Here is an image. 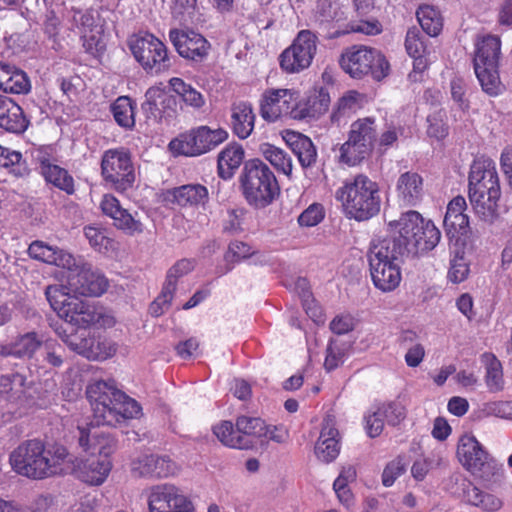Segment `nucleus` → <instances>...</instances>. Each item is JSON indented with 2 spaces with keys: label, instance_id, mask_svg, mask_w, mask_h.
<instances>
[{
  "label": "nucleus",
  "instance_id": "1",
  "mask_svg": "<svg viewBox=\"0 0 512 512\" xmlns=\"http://www.w3.org/2000/svg\"><path fill=\"white\" fill-rule=\"evenodd\" d=\"M59 284L46 289V298L59 318L78 328H87L96 321L92 307L77 295L98 297L106 292L108 279L82 259L66 268Z\"/></svg>",
  "mask_w": 512,
  "mask_h": 512
},
{
  "label": "nucleus",
  "instance_id": "2",
  "mask_svg": "<svg viewBox=\"0 0 512 512\" xmlns=\"http://www.w3.org/2000/svg\"><path fill=\"white\" fill-rule=\"evenodd\" d=\"M12 469L32 480L68 475L76 470V458L58 443L45 444L39 439L21 442L10 454Z\"/></svg>",
  "mask_w": 512,
  "mask_h": 512
},
{
  "label": "nucleus",
  "instance_id": "3",
  "mask_svg": "<svg viewBox=\"0 0 512 512\" xmlns=\"http://www.w3.org/2000/svg\"><path fill=\"white\" fill-rule=\"evenodd\" d=\"M79 431L78 444L86 453L94 455L96 453L101 457L97 460H91L82 464L76 458V470L71 474L92 486L102 485L109 476L112 469V461L109 458L116 450V439L103 428H97L93 424L83 426L78 424Z\"/></svg>",
  "mask_w": 512,
  "mask_h": 512
},
{
  "label": "nucleus",
  "instance_id": "4",
  "mask_svg": "<svg viewBox=\"0 0 512 512\" xmlns=\"http://www.w3.org/2000/svg\"><path fill=\"white\" fill-rule=\"evenodd\" d=\"M86 395L94 416V422L90 424L97 428L115 426L122 419L136 418L141 413L138 402L120 391L113 380L90 383Z\"/></svg>",
  "mask_w": 512,
  "mask_h": 512
},
{
  "label": "nucleus",
  "instance_id": "5",
  "mask_svg": "<svg viewBox=\"0 0 512 512\" xmlns=\"http://www.w3.org/2000/svg\"><path fill=\"white\" fill-rule=\"evenodd\" d=\"M335 199L347 218L359 222L371 219L381 208L379 185L364 174L343 181L335 191Z\"/></svg>",
  "mask_w": 512,
  "mask_h": 512
},
{
  "label": "nucleus",
  "instance_id": "6",
  "mask_svg": "<svg viewBox=\"0 0 512 512\" xmlns=\"http://www.w3.org/2000/svg\"><path fill=\"white\" fill-rule=\"evenodd\" d=\"M403 253L395 241L390 239L372 240L368 253L369 271L373 285L382 292L394 291L400 284V256Z\"/></svg>",
  "mask_w": 512,
  "mask_h": 512
},
{
  "label": "nucleus",
  "instance_id": "7",
  "mask_svg": "<svg viewBox=\"0 0 512 512\" xmlns=\"http://www.w3.org/2000/svg\"><path fill=\"white\" fill-rule=\"evenodd\" d=\"M424 219L417 211H408L394 221L388 223V232L391 234V241H395L401 253L420 254L433 250L439 243L441 233L433 222L426 225L428 242H419L417 233L423 229Z\"/></svg>",
  "mask_w": 512,
  "mask_h": 512
},
{
  "label": "nucleus",
  "instance_id": "8",
  "mask_svg": "<svg viewBox=\"0 0 512 512\" xmlns=\"http://www.w3.org/2000/svg\"><path fill=\"white\" fill-rule=\"evenodd\" d=\"M240 182L245 199L256 208L268 206L279 194V185L274 173L259 159L245 163Z\"/></svg>",
  "mask_w": 512,
  "mask_h": 512
},
{
  "label": "nucleus",
  "instance_id": "9",
  "mask_svg": "<svg viewBox=\"0 0 512 512\" xmlns=\"http://www.w3.org/2000/svg\"><path fill=\"white\" fill-rule=\"evenodd\" d=\"M501 41L498 36L480 35L475 41L474 71L482 90L490 96L499 95L503 86L499 76Z\"/></svg>",
  "mask_w": 512,
  "mask_h": 512
},
{
  "label": "nucleus",
  "instance_id": "10",
  "mask_svg": "<svg viewBox=\"0 0 512 512\" xmlns=\"http://www.w3.org/2000/svg\"><path fill=\"white\" fill-rule=\"evenodd\" d=\"M377 125L373 117L359 118L351 123L348 138L339 149V161L349 167L362 163L373 152Z\"/></svg>",
  "mask_w": 512,
  "mask_h": 512
},
{
  "label": "nucleus",
  "instance_id": "11",
  "mask_svg": "<svg viewBox=\"0 0 512 512\" xmlns=\"http://www.w3.org/2000/svg\"><path fill=\"white\" fill-rule=\"evenodd\" d=\"M340 67L352 78L361 79L371 75L380 81L389 73V63L377 49L365 45H353L341 55Z\"/></svg>",
  "mask_w": 512,
  "mask_h": 512
},
{
  "label": "nucleus",
  "instance_id": "12",
  "mask_svg": "<svg viewBox=\"0 0 512 512\" xmlns=\"http://www.w3.org/2000/svg\"><path fill=\"white\" fill-rule=\"evenodd\" d=\"M227 138L228 132L223 128L199 126L171 140L168 147L175 156L193 157L214 149Z\"/></svg>",
  "mask_w": 512,
  "mask_h": 512
},
{
  "label": "nucleus",
  "instance_id": "13",
  "mask_svg": "<svg viewBox=\"0 0 512 512\" xmlns=\"http://www.w3.org/2000/svg\"><path fill=\"white\" fill-rule=\"evenodd\" d=\"M129 47L136 61L149 74L158 75L170 67L165 44L150 33L133 36Z\"/></svg>",
  "mask_w": 512,
  "mask_h": 512
},
{
  "label": "nucleus",
  "instance_id": "14",
  "mask_svg": "<svg viewBox=\"0 0 512 512\" xmlns=\"http://www.w3.org/2000/svg\"><path fill=\"white\" fill-rule=\"evenodd\" d=\"M318 37L310 30H301L279 56L280 68L289 74L300 73L313 62L317 53Z\"/></svg>",
  "mask_w": 512,
  "mask_h": 512
},
{
  "label": "nucleus",
  "instance_id": "15",
  "mask_svg": "<svg viewBox=\"0 0 512 512\" xmlns=\"http://www.w3.org/2000/svg\"><path fill=\"white\" fill-rule=\"evenodd\" d=\"M31 382L20 373L0 376V423L10 421L14 415H21V409L29 404L27 391Z\"/></svg>",
  "mask_w": 512,
  "mask_h": 512
},
{
  "label": "nucleus",
  "instance_id": "16",
  "mask_svg": "<svg viewBox=\"0 0 512 512\" xmlns=\"http://www.w3.org/2000/svg\"><path fill=\"white\" fill-rule=\"evenodd\" d=\"M101 172L104 180L118 191L131 188L135 181L131 155L124 148L109 149L103 154Z\"/></svg>",
  "mask_w": 512,
  "mask_h": 512
},
{
  "label": "nucleus",
  "instance_id": "17",
  "mask_svg": "<svg viewBox=\"0 0 512 512\" xmlns=\"http://www.w3.org/2000/svg\"><path fill=\"white\" fill-rule=\"evenodd\" d=\"M55 332L71 350L89 360L105 361L117 352V343L103 336L68 334L61 326Z\"/></svg>",
  "mask_w": 512,
  "mask_h": 512
},
{
  "label": "nucleus",
  "instance_id": "18",
  "mask_svg": "<svg viewBox=\"0 0 512 512\" xmlns=\"http://www.w3.org/2000/svg\"><path fill=\"white\" fill-rule=\"evenodd\" d=\"M33 161L38 165L41 175L46 182L58 189L73 194L75 191L74 179L69 172L61 167L57 150L52 145L38 146L31 150Z\"/></svg>",
  "mask_w": 512,
  "mask_h": 512
},
{
  "label": "nucleus",
  "instance_id": "19",
  "mask_svg": "<svg viewBox=\"0 0 512 512\" xmlns=\"http://www.w3.org/2000/svg\"><path fill=\"white\" fill-rule=\"evenodd\" d=\"M149 512H194L192 499L173 484L153 486L148 493Z\"/></svg>",
  "mask_w": 512,
  "mask_h": 512
},
{
  "label": "nucleus",
  "instance_id": "20",
  "mask_svg": "<svg viewBox=\"0 0 512 512\" xmlns=\"http://www.w3.org/2000/svg\"><path fill=\"white\" fill-rule=\"evenodd\" d=\"M457 457L469 472L483 479L496 468V463L471 434H465L459 439Z\"/></svg>",
  "mask_w": 512,
  "mask_h": 512
},
{
  "label": "nucleus",
  "instance_id": "21",
  "mask_svg": "<svg viewBox=\"0 0 512 512\" xmlns=\"http://www.w3.org/2000/svg\"><path fill=\"white\" fill-rule=\"evenodd\" d=\"M297 99L299 93L294 89H267L260 100V115L268 122H276L284 117L293 119Z\"/></svg>",
  "mask_w": 512,
  "mask_h": 512
},
{
  "label": "nucleus",
  "instance_id": "22",
  "mask_svg": "<svg viewBox=\"0 0 512 512\" xmlns=\"http://www.w3.org/2000/svg\"><path fill=\"white\" fill-rule=\"evenodd\" d=\"M176 99L163 83L151 86L145 93L142 109L148 118L159 123H170L176 115Z\"/></svg>",
  "mask_w": 512,
  "mask_h": 512
},
{
  "label": "nucleus",
  "instance_id": "23",
  "mask_svg": "<svg viewBox=\"0 0 512 512\" xmlns=\"http://www.w3.org/2000/svg\"><path fill=\"white\" fill-rule=\"evenodd\" d=\"M169 39L181 57L196 62L204 60L211 48L208 40L194 30L171 29Z\"/></svg>",
  "mask_w": 512,
  "mask_h": 512
},
{
  "label": "nucleus",
  "instance_id": "24",
  "mask_svg": "<svg viewBox=\"0 0 512 512\" xmlns=\"http://www.w3.org/2000/svg\"><path fill=\"white\" fill-rule=\"evenodd\" d=\"M406 416L404 406L398 402L383 403L371 407L364 416V427L369 437H378L385 424L397 425Z\"/></svg>",
  "mask_w": 512,
  "mask_h": 512
},
{
  "label": "nucleus",
  "instance_id": "25",
  "mask_svg": "<svg viewBox=\"0 0 512 512\" xmlns=\"http://www.w3.org/2000/svg\"><path fill=\"white\" fill-rule=\"evenodd\" d=\"M100 207L102 212L113 220V225L126 235L135 236L143 233L145 226L138 218V213L131 214L124 209L115 196L104 195Z\"/></svg>",
  "mask_w": 512,
  "mask_h": 512
},
{
  "label": "nucleus",
  "instance_id": "26",
  "mask_svg": "<svg viewBox=\"0 0 512 512\" xmlns=\"http://www.w3.org/2000/svg\"><path fill=\"white\" fill-rule=\"evenodd\" d=\"M466 200L462 196L453 198L447 205L444 217V228L448 238L455 240L456 244L460 241L464 244L465 238L470 232L469 217L465 213Z\"/></svg>",
  "mask_w": 512,
  "mask_h": 512
},
{
  "label": "nucleus",
  "instance_id": "27",
  "mask_svg": "<svg viewBox=\"0 0 512 512\" xmlns=\"http://www.w3.org/2000/svg\"><path fill=\"white\" fill-rule=\"evenodd\" d=\"M330 105V95L323 87L313 88L303 100L295 101L293 119L312 121L324 115Z\"/></svg>",
  "mask_w": 512,
  "mask_h": 512
},
{
  "label": "nucleus",
  "instance_id": "28",
  "mask_svg": "<svg viewBox=\"0 0 512 512\" xmlns=\"http://www.w3.org/2000/svg\"><path fill=\"white\" fill-rule=\"evenodd\" d=\"M131 471L138 476L165 478L178 472V466L168 456L140 454L131 462Z\"/></svg>",
  "mask_w": 512,
  "mask_h": 512
},
{
  "label": "nucleus",
  "instance_id": "29",
  "mask_svg": "<svg viewBox=\"0 0 512 512\" xmlns=\"http://www.w3.org/2000/svg\"><path fill=\"white\" fill-rule=\"evenodd\" d=\"M340 448V434L336 427V420L328 415L323 420L320 435L315 444V455L319 461L330 463L338 457Z\"/></svg>",
  "mask_w": 512,
  "mask_h": 512
},
{
  "label": "nucleus",
  "instance_id": "30",
  "mask_svg": "<svg viewBox=\"0 0 512 512\" xmlns=\"http://www.w3.org/2000/svg\"><path fill=\"white\" fill-rule=\"evenodd\" d=\"M500 185L475 189L469 192V199L476 215L483 221L492 223L498 217Z\"/></svg>",
  "mask_w": 512,
  "mask_h": 512
},
{
  "label": "nucleus",
  "instance_id": "31",
  "mask_svg": "<svg viewBox=\"0 0 512 512\" xmlns=\"http://www.w3.org/2000/svg\"><path fill=\"white\" fill-rule=\"evenodd\" d=\"M73 20L81 34L86 51L94 54L101 50L103 47L101 42L102 26L96 24L93 13L77 11L74 13Z\"/></svg>",
  "mask_w": 512,
  "mask_h": 512
},
{
  "label": "nucleus",
  "instance_id": "32",
  "mask_svg": "<svg viewBox=\"0 0 512 512\" xmlns=\"http://www.w3.org/2000/svg\"><path fill=\"white\" fill-rule=\"evenodd\" d=\"M28 254L33 259L56 265L63 271L75 265V257L72 254L42 241L32 242L28 248Z\"/></svg>",
  "mask_w": 512,
  "mask_h": 512
},
{
  "label": "nucleus",
  "instance_id": "33",
  "mask_svg": "<svg viewBox=\"0 0 512 512\" xmlns=\"http://www.w3.org/2000/svg\"><path fill=\"white\" fill-rule=\"evenodd\" d=\"M499 185V178L494 162L486 157L476 158L470 168L469 192L475 189H482Z\"/></svg>",
  "mask_w": 512,
  "mask_h": 512
},
{
  "label": "nucleus",
  "instance_id": "34",
  "mask_svg": "<svg viewBox=\"0 0 512 512\" xmlns=\"http://www.w3.org/2000/svg\"><path fill=\"white\" fill-rule=\"evenodd\" d=\"M396 191L399 199L409 206H415L424 195V181L416 172H405L397 180Z\"/></svg>",
  "mask_w": 512,
  "mask_h": 512
},
{
  "label": "nucleus",
  "instance_id": "35",
  "mask_svg": "<svg viewBox=\"0 0 512 512\" xmlns=\"http://www.w3.org/2000/svg\"><path fill=\"white\" fill-rule=\"evenodd\" d=\"M0 127L12 133H23L28 127L21 107L3 95H0Z\"/></svg>",
  "mask_w": 512,
  "mask_h": 512
},
{
  "label": "nucleus",
  "instance_id": "36",
  "mask_svg": "<svg viewBox=\"0 0 512 512\" xmlns=\"http://www.w3.org/2000/svg\"><path fill=\"white\" fill-rule=\"evenodd\" d=\"M283 140L297 156L302 167L307 168L315 163L317 152L309 137L299 132L287 130L283 134Z\"/></svg>",
  "mask_w": 512,
  "mask_h": 512
},
{
  "label": "nucleus",
  "instance_id": "37",
  "mask_svg": "<svg viewBox=\"0 0 512 512\" xmlns=\"http://www.w3.org/2000/svg\"><path fill=\"white\" fill-rule=\"evenodd\" d=\"M27 75L14 66L0 62V90L11 94H24L30 90Z\"/></svg>",
  "mask_w": 512,
  "mask_h": 512
},
{
  "label": "nucleus",
  "instance_id": "38",
  "mask_svg": "<svg viewBox=\"0 0 512 512\" xmlns=\"http://www.w3.org/2000/svg\"><path fill=\"white\" fill-rule=\"evenodd\" d=\"M231 125L233 132L240 139H246L251 135L255 125V114L250 103L241 101L233 104Z\"/></svg>",
  "mask_w": 512,
  "mask_h": 512
},
{
  "label": "nucleus",
  "instance_id": "39",
  "mask_svg": "<svg viewBox=\"0 0 512 512\" xmlns=\"http://www.w3.org/2000/svg\"><path fill=\"white\" fill-rule=\"evenodd\" d=\"M244 159V149L240 144L227 145L218 155V174L222 179H230Z\"/></svg>",
  "mask_w": 512,
  "mask_h": 512
},
{
  "label": "nucleus",
  "instance_id": "40",
  "mask_svg": "<svg viewBox=\"0 0 512 512\" xmlns=\"http://www.w3.org/2000/svg\"><path fill=\"white\" fill-rule=\"evenodd\" d=\"M481 363L485 368V384L489 392H501L505 386L501 362L493 353L485 352L481 355Z\"/></svg>",
  "mask_w": 512,
  "mask_h": 512
},
{
  "label": "nucleus",
  "instance_id": "41",
  "mask_svg": "<svg viewBox=\"0 0 512 512\" xmlns=\"http://www.w3.org/2000/svg\"><path fill=\"white\" fill-rule=\"evenodd\" d=\"M216 438L225 446L235 449H248L252 442L238 435L236 427L230 421H221L213 427Z\"/></svg>",
  "mask_w": 512,
  "mask_h": 512
},
{
  "label": "nucleus",
  "instance_id": "42",
  "mask_svg": "<svg viewBox=\"0 0 512 512\" xmlns=\"http://www.w3.org/2000/svg\"><path fill=\"white\" fill-rule=\"evenodd\" d=\"M356 476V469L353 466H345L341 469L333 483V490L339 502L347 508L351 507L354 503V497L349 484L355 481Z\"/></svg>",
  "mask_w": 512,
  "mask_h": 512
},
{
  "label": "nucleus",
  "instance_id": "43",
  "mask_svg": "<svg viewBox=\"0 0 512 512\" xmlns=\"http://www.w3.org/2000/svg\"><path fill=\"white\" fill-rule=\"evenodd\" d=\"M173 195L180 206H197L207 201L208 190L200 184H188L176 188Z\"/></svg>",
  "mask_w": 512,
  "mask_h": 512
},
{
  "label": "nucleus",
  "instance_id": "44",
  "mask_svg": "<svg viewBox=\"0 0 512 512\" xmlns=\"http://www.w3.org/2000/svg\"><path fill=\"white\" fill-rule=\"evenodd\" d=\"M262 156L278 171L286 176L292 173V159L283 149L270 143H263L260 146Z\"/></svg>",
  "mask_w": 512,
  "mask_h": 512
},
{
  "label": "nucleus",
  "instance_id": "45",
  "mask_svg": "<svg viewBox=\"0 0 512 512\" xmlns=\"http://www.w3.org/2000/svg\"><path fill=\"white\" fill-rule=\"evenodd\" d=\"M43 342L35 333H27L19 337L10 347H3L1 354L16 357H31L34 352L40 350Z\"/></svg>",
  "mask_w": 512,
  "mask_h": 512
},
{
  "label": "nucleus",
  "instance_id": "46",
  "mask_svg": "<svg viewBox=\"0 0 512 512\" xmlns=\"http://www.w3.org/2000/svg\"><path fill=\"white\" fill-rule=\"evenodd\" d=\"M169 85L187 106L199 110L205 105V97L202 93L181 78H171Z\"/></svg>",
  "mask_w": 512,
  "mask_h": 512
},
{
  "label": "nucleus",
  "instance_id": "47",
  "mask_svg": "<svg viewBox=\"0 0 512 512\" xmlns=\"http://www.w3.org/2000/svg\"><path fill=\"white\" fill-rule=\"evenodd\" d=\"M84 235L90 246L102 254H110L117 250V243L107 236L103 228L89 225L84 228Z\"/></svg>",
  "mask_w": 512,
  "mask_h": 512
},
{
  "label": "nucleus",
  "instance_id": "48",
  "mask_svg": "<svg viewBox=\"0 0 512 512\" xmlns=\"http://www.w3.org/2000/svg\"><path fill=\"white\" fill-rule=\"evenodd\" d=\"M111 111L119 126L130 129L135 125V105L131 98L118 97L111 105Z\"/></svg>",
  "mask_w": 512,
  "mask_h": 512
},
{
  "label": "nucleus",
  "instance_id": "49",
  "mask_svg": "<svg viewBox=\"0 0 512 512\" xmlns=\"http://www.w3.org/2000/svg\"><path fill=\"white\" fill-rule=\"evenodd\" d=\"M416 16L422 29L432 37L437 36L443 27L442 17L439 11L431 5H421Z\"/></svg>",
  "mask_w": 512,
  "mask_h": 512
},
{
  "label": "nucleus",
  "instance_id": "50",
  "mask_svg": "<svg viewBox=\"0 0 512 512\" xmlns=\"http://www.w3.org/2000/svg\"><path fill=\"white\" fill-rule=\"evenodd\" d=\"M469 273L470 264L464 250L462 248H456L451 254L450 266L447 273L448 280L454 284H459L468 278Z\"/></svg>",
  "mask_w": 512,
  "mask_h": 512
},
{
  "label": "nucleus",
  "instance_id": "51",
  "mask_svg": "<svg viewBox=\"0 0 512 512\" xmlns=\"http://www.w3.org/2000/svg\"><path fill=\"white\" fill-rule=\"evenodd\" d=\"M238 435L244 436L249 441L263 437L265 421L260 417L240 415L235 422Z\"/></svg>",
  "mask_w": 512,
  "mask_h": 512
},
{
  "label": "nucleus",
  "instance_id": "52",
  "mask_svg": "<svg viewBox=\"0 0 512 512\" xmlns=\"http://www.w3.org/2000/svg\"><path fill=\"white\" fill-rule=\"evenodd\" d=\"M343 16L338 0H318L313 10V19L320 24L339 21Z\"/></svg>",
  "mask_w": 512,
  "mask_h": 512
},
{
  "label": "nucleus",
  "instance_id": "53",
  "mask_svg": "<svg viewBox=\"0 0 512 512\" xmlns=\"http://www.w3.org/2000/svg\"><path fill=\"white\" fill-rule=\"evenodd\" d=\"M296 289L301 297L303 308L306 314L315 322L322 323L324 321L321 308L313 299L308 281L305 278H299L296 282Z\"/></svg>",
  "mask_w": 512,
  "mask_h": 512
},
{
  "label": "nucleus",
  "instance_id": "54",
  "mask_svg": "<svg viewBox=\"0 0 512 512\" xmlns=\"http://www.w3.org/2000/svg\"><path fill=\"white\" fill-rule=\"evenodd\" d=\"M350 345L339 340H331L326 349L324 367L332 371L342 365L348 355Z\"/></svg>",
  "mask_w": 512,
  "mask_h": 512
},
{
  "label": "nucleus",
  "instance_id": "55",
  "mask_svg": "<svg viewBox=\"0 0 512 512\" xmlns=\"http://www.w3.org/2000/svg\"><path fill=\"white\" fill-rule=\"evenodd\" d=\"M427 134L429 137L441 140L448 135V126L445 122V112L437 110L427 117Z\"/></svg>",
  "mask_w": 512,
  "mask_h": 512
},
{
  "label": "nucleus",
  "instance_id": "56",
  "mask_svg": "<svg viewBox=\"0 0 512 512\" xmlns=\"http://www.w3.org/2000/svg\"><path fill=\"white\" fill-rule=\"evenodd\" d=\"M62 347L54 340H47L43 342L39 355L42 361L49 364L51 367H60L63 363Z\"/></svg>",
  "mask_w": 512,
  "mask_h": 512
},
{
  "label": "nucleus",
  "instance_id": "57",
  "mask_svg": "<svg viewBox=\"0 0 512 512\" xmlns=\"http://www.w3.org/2000/svg\"><path fill=\"white\" fill-rule=\"evenodd\" d=\"M405 48L410 57L425 55V38L417 28L413 27L407 31L405 39Z\"/></svg>",
  "mask_w": 512,
  "mask_h": 512
},
{
  "label": "nucleus",
  "instance_id": "58",
  "mask_svg": "<svg viewBox=\"0 0 512 512\" xmlns=\"http://www.w3.org/2000/svg\"><path fill=\"white\" fill-rule=\"evenodd\" d=\"M197 0H172L171 13L181 22H192L196 13Z\"/></svg>",
  "mask_w": 512,
  "mask_h": 512
},
{
  "label": "nucleus",
  "instance_id": "59",
  "mask_svg": "<svg viewBox=\"0 0 512 512\" xmlns=\"http://www.w3.org/2000/svg\"><path fill=\"white\" fill-rule=\"evenodd\" d=\"M175 289L170 284H164L160 295L151 303L150 314L158 317L164 314L171 306Z\"/></svg>",
  "mask_w": 512,
  "mask_h": 512
},
{
  "label": "nucleus",
  "instance_id": "60",
  "mask_svg": "<svg viewBox=\"0 0 512 512\" xmlns=\"http://www.w3.org/2000/svg\"><path fill=\"white\" fill-rule=\"evenodd\" d=\"M363 104V95L355 90L345 92L337 102V112L348 114L355 112Z\"/></svg>",
  "mask_w": 512,
  "mask_h": 512
},
{
  "label": "nucleus",
  "instance_id": "61",
  "mask_svg": "<svg viewBox=\"0 0 512 512\" xmlns=\"http://www.w3.org/2000/svg\"><path fill=\"white\" fill-rule=\"evenodd\" d=\"M407 463L404 457H397L387 464L382 474V483L386 487L394 484L395 480L403 474Z\"/></svg>",
  "mask_w": 512,
  "mask_h": 512
},
{
  "label": "nucleus",
  "instance_id": "62",
  "mask_svg": "<svg viewBox=\"0 0 512 512\" xmlns=\"http://www.w3.org/2000/svg\"><path fill=\"white\" fill-rule=\"evenodd\" d=\"M325 216L324 208L320 204H311L298 217V223L303 227H313L318 225Z\"/></svg>",
  "mask_w": 512,
  "mask_h": 512
},
{
  "label": "nucleus",
  "instance_id": "63",
  "mask_svg": "<svg viewBox=\"0 0 512 512\" xmlns=\"http://www.w3.org/2000/svg\"><path fill=\"white\" fill-rule=\"evenodd\" d=\"M484 412L488 416H495L512 421V400H499L486 403Z\"/></svg>",
  "mask_w": 512,
  "mask_h": 512
},
{
  "label": "nucleus",
  "instance_id": "64",
  "mask_svg": "<svg viewBox=\"0 0 512 512\" xmlns=\"http://www.w3.org/2000/svg\"><path fill=\"white\" fill-rule=\"evenodd\" d=\"M194 268V263L188 259H182L173 265L167 272L165 284H170L171 287L176 289V284L179 278L188 274Z\"/></svg>",
  "mask_w": 512,
  "mask_h": 512
}]
</instances>
